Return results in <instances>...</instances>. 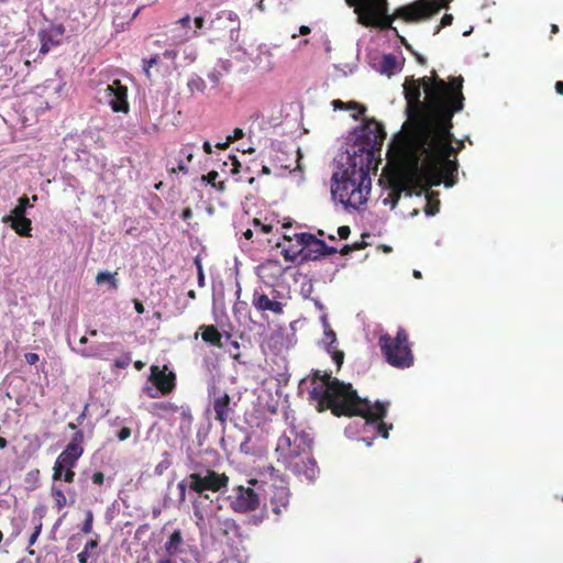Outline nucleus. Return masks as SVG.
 <instances>
[{"label":"nucleus","instance_id":"f257e3e1","mask_svg":"<svg viewBox=\"0 0 563 563\" xmlns=\"http://www.w3.org/2000/svg\"><path fill=\"white\" fill-rule=\"evenodd\" d=\"M460 142L457 148L452 144H444L442 150L413 148L411 153L402 154L396 150V135L389 145V155L396 162L397 168L387 176L388 186L398 197L408 190L411 180L419 177L427 189L440 186L452 187L457 178V152L463 147Z\"/></svg>","mask_w":563,"mask_h":563},{"label":"nucleus","instance_id":"f03ea898","mask_svg":"<svg viewBox=\"0 0 563 563\" xmlns=\"http://www.w3.org/2000/svg\"><path fill=\"white\" fill-rule=\"evenodd\" d=\"M420 78L407 77L404 84V95L407 101L409 120L396 135V150L402 154H412L413 148L442 150L444 144H452L453 128L450 123L438 120L429 102L421 100ZM426 153V151H422Z\"/></svg>","mask_w":563,"mask_h":563},{"label":"nucleus","instance_id":"7ed1b4c3","mask_svg":"<svg viewBox=\"0 0 563 563\" xmlns=\"http://www.w3.org/2000/svg\"><path fill=\"white\" fill-rule=\"evenodd\" d=\"M311 390L309 398L316 402L319 412L331 410L335 417L358 416L365 419V424H375L377 432L385 439L388 438L387 426L383 419L387 415L385 404L376 401L374 406L366 398H361L351 384H346L335 377L331 372L313 371L310 376Z\"/></svg>","mask_w":563,"mask_h":563},{"label":"nucleus","instance_id":"20e7f679","mask_svg":"<svg viewBox=\"0 0 563 563\" xmlns=\"http://www.w3.org/2000/svg\"><path fill=\"white\" fill-rule=\"evenodd\" d=\"M452 0H416L409 4L399 7L393 14H387V0H345L350 8H354L357 22L363 26L377 27L379 30H393L399 37L407 51H409L420 65L427 64V58L416 52L404 36H400L397 29L393 26L395 19L406 23H418L437 14L441 9L446 8Z\"/></svg>","mask_w":563,"mask_h":563},{"label":"nucleus","instance_id":"39448f33","mask_svg":"<svg viewBox=\"0 0 563 563\" xmlns=\"http://www.w3.org/2000/svg\"><path fill=\"white\" fill-rule=\"evenodd\" d=\"M369 165L363 156H350L346 167L332 176L331 195L344 208L358 209L365 205L371 191Z\"/></svg>","mask_w":563,"mask_h":563},{"label":"nucleus","instance_id":"423d86ee","mask_svg":"<svg viewBox=\"0 0 563 563\" xmlns=\"http://www.w3.org/2000/svg\"><path fill=\"white\" fill-rule=\"evenodd\" d=\"M426 99L438 120L450 123L455 113L464 108V95L462 76L451 77L449 81L440 78L437 70L432 69L430 76L420 78Z\"/></svg>","mask_w":563,"mask_h":563},{"label":"nucleus","instance_id":"0eeeda50","mask_svg":"<svg viewBox=\"0 0 563 563\" xmlns=\"http://www.w3.org/2000/svg\"><path fill=\"white\" fill-rule=\"evenodd\" d=\"M378 345L385 361L395 368H409L415 363V356L409 341V334L404 328H398L395 336L384 333L378 339Z\"/></svg>","mask_w":563,"mask_h":563},{"label":"nucleus","instance_id":"6e6552de","mask_svg":"<svg viewBox=\"0 0 563 563\" xmlns=\"http://www.w3.org/2000/svg\"><path fill=\"white\" fill-rule=\"evenodd\" d=\"M312 440L309 435L301 431L296 433L294 440L287 434L278 438L276 445L277 462L286 470L291 472H300L298 459L311 453Z\"/></svg>","mask_w":563,"mask_h":563},{"label":"nucleus","instance_id":"1a4fd4ad","mask_svg":"<svg viewBox=\"0 0 563 563\" xmlns=\"http://www.w3.org/2000/svg\"><path fill=\"white\" fill-rule=\"evenodd\" d=\"M294 239L299 249H294L292 246L285 247L283 255L286 261L294 262L298 256H301V261H317L324 255L336 253L335 247L327 245L323 240L316 238L311 233H295Z\"/></svg>","mask_w":563,"mask_h":563},{"label":"nucleus","instance_id":"9d476101","mask_svg":"<svg viewBox=\"0 0 563 563\" xmlns=\"http://www.w3.org/2000/svg\"><path fill=\"white\" fill-rule=\"evenodd\" d=\"M384 126L374 119L367 120L362 126L357 140L358 151L365 153L364 162L371 166L375 151L379 150L385 140Z\"/></svg>","mask_w":563,"mask_h":563},{"label":"nucleus","instance_id":"9b49d317","mask_svg":"<svg viewBox=\"0 0 563 563\" xmlns=\"http://www.w3.org/2000/svg\"><path fill=\"white\" fill-rule=\"evenodd\" d=\"M97 100L100 104L109 107L114 113L128 114L130 103L128 99V87L119 79H114L97 91Z\"/></svg>","mask_w":563,"mask_h":563},{"label":"nucleus","instance_id":"f8f14e48","mask_svg":"<svg viewBox=\"0 0 563 563\" xmlns=\"http://www.w3.org/2000/svg\"><path fill=\"white\" fill-rule=\"evenodd\" d=\"M229 476L225 473H218L213 470H207L205 474L192 473L188 476V486L190 490L202 494L206 490L213 493L227 489Z\"/></svg>","mask_w":563,"mask_h":563},{"label":"nucleus","instance_id":"ddd939ff","mask_svg":"<svg viewBox=\"0 0 563 563\" xmlns=\"http://www.w3.org/2000/svg\"><path fill=\"white\" fill-rule=\"evenodd\" d=\"M84 432L77 431L64 451L58 455L54 464L53 479L60 481L64 468H73L84 453Z\"/></svg>","mask_w":563,"mask_h":563},{"label":"nucleus","instance_id":"4468645a","mask_svg":"<svg viewBox=\"0 0 563 563\" xmlns=\"http://www.w3.org/2000/svg\"><path fill=\"white\" fill-rule=\"evenodd\" d=\"M230 508L236 514H247L256 510L261 505L260 495L251 487L239 485L228 497Z\"/></svg>","mask_w":563,"mask_h":563},{"label":"nucleus","instance_id":"2eb2a0df","mask_svg":"<svg viewBox=\"0 0 563 563\" xmlns=\"http://www.w3.org/2000/svg\"><path fill=\"white\" fill-rule=\"evenodd\" d=\"M167 365L159 368L157 365H152L150 371L148 380L156 387L157 391L162 395L170 394L176 387V374L174 372L167 373Z\"/></svg>","mask_w":563,"mask_h":563},{"label":"nucleus","instance_id":"dca6fc26","mask_svg":"<svg viewBox=\"0 0 563 563\" xmlns=\"http://www.w3.org/2000/svg\"><path fill=\"white\" fill-rule=\"evenodd\" d=\"M231 397L227 393L217 395L212 400V408L216 413L214 419L225 427L228 420L234 410L230 406Z\"/></svg>","mask_w":563,"mask_h":563},{"label":"nucleus","instance_id":"f3484780","mask_svg":"<svg viewBox=\"0 0 563 563\" xmlns=\"http://www.w3.org/2000/svg\"><path fill=\"white\" fill-rule=\"evenodd\" d=\"M253 307L261 311H271L275 314H282L284 311V305L280 301L271 299L266 294L255 291L252 298Z\"/></svg>","mask_w":563,"mask_h":563},{"label":"nucleus","instance_id":"a211bd4d","mask_svg":"<svg viewBox=\"0 0 563 563\" xmlns=\"http://www.w3.org/2000/svg\"><path fill=\"white\" fill-rule=\"evenodd\" d=\"M298 463L300 472L292 473L298 477H303L308 482H313L319 474V468L316 460L311 456V454L309 453L305 456H301L298 459Z\"/></svg>","mask_w":563,"mask_h":563},{"label":"nucleus","instance_id":"6ab92c4d","mask_svg":"<svg viewBox=\"0 0 563 563\" xmlns=\"http://www.w3.org/2000/svg\"><path fill=\"white\" fill-rule=\"evenodd\" d=\"M290 492L286 486H274V490L271 496L272 511L275 515H280L283 509H286L289 505Z\"/></svg>","mask_w":563,"mask_h":563},{"label":"nucleus","instance_id":"aec40b11","mask_svg":"<svg viewBox=\"0 0 563 563\" xmlns=\"http://www.w3.org/2000/svg\"><path fill=\"white\" fill-rule=\"evenodd\" d=\"M1 221L10 224L18 235L24 238L32 236V221L26 217L13 218L12 216H3Z\"/></svg>","mask_w":563,"mask_h":563},{"label":"nucleus","instance_id":"412c9836","mask_svg":"<svg viewBox=\"0 0 563 563\" xmlns=\"http://www.w3.org/2000/svg\"><path fill=\"white\" fill-rule=\"evenodd\" d=\"M199 331L201 334L202 340L216 347L221 349L223 346L222 344V334L218 330V328L213 324H202L199 327Z\"/></svg>","mask_w":563,"mask_h":563},{"label":"nucleus","instance_id":"4be33fe9","mask_svg":"<svg viewBox=\"0 0 563 563\" xmlns=\"http://www.w3.org/2000/svg\"><path fill=\"white\" fill-rule=\"evenodd\" d=\"M184 543L183 533L180 529H176L164 544V550L169 556H175L181 552Z\"/></svg>","mask_w":563,"mask_h":563},{"label":"nucleus","instance_id":"5701e85b","mask_svg":"<svg viewBox=\"0 0 563 563\" xmlns=\"http://www.w3.org/2000/svg\"><path fill=\"white\" fill-rule=\"evenodd\" d=\"M205 16L198 15L194 19L195 29L194 30H186L181 36L175 43L180 44L185 43L191 38L199 37L202 35V29L205 27Z\"/></svg>","mask_w":563,"mask_h":563},{"label":"nucleus","instance_id":"b1692460","mask_svg":"<svg viewBox=\"0 0 563 563\" xmlns=\"http://www.w3.org/2000/svg\"><path fill=\"white\" fill-rule=\"evenodd\" d=\"M397 59L394 55H384L380 62V73L391 76L396 73Z\"/></svg>","mask_w":563,"mask_h":563},{"label":"nucleus","instance_id":"393cba45","mask_svg":"<svg viewBox=\"0 0 563 563\" xmlns=\"http://www.w3.org/2000/svg\"><path fill=\"white\" fill-rule=\"evenodd\" d=\"M115 276L117 273L99 272L96 276V283L101 285L107 282L111 290H117L119 288V282Z\"/></svg>","mask_w":563,"mask_h":563},{"label":"nucleus","instance_id":"a878e982","mask_svg":"<svg viewBox=\"0 0 563 563\" xmlns=\"http://www.w3.org/2000/svg\"><path fill=\"white\" fill-rule=\"evenodd\" d=\"M29 207H31L30 198L26 195H23L19 198L18 205L11 210L9 216H12L13 218L25 217L26 209Z\"/></svg>","mask_w":563,"mask_h":563},{"label":"nucleus","instance_id":"bb28decb","mask_svg":"<svg viewBox=\"0 0 563 563\" xmlns=\"http://www.w3.org/2000/svg\"><path fill=\"white\" fill-rule=\"evenodd\" d=\"M52 497L54 499L55 508L60 511L67 505V498L60 488L52 487Z\"/></svg>","mask_w":563,"mask_h":563},{"label":"nucleus","instance_id":"cd10ccee","mask_svg":"<svg viewBox=\"0 0 563 563\" xmlns=\"http://www.w3.org/2000/svg\"><path fill=\"white\" fill-rule=\"evenodd\" d=\"M92 525H93V512L91 509H87L85 511V520H84L80 531L85 534L91 533Z\"/></svg>","mask_w":563,"mask_h":563},{"label":"nucleus","instance_id":"c85d7f7f","mask_svg":"<svg viewBox=\"0 0 563 563\" xmlns=\"http://www.w3.org/2000/svg\"><path fill=\"white\" fill-rule=\"evenodd\" d=\"M188 88L191 92H202L206 88V84L200 77L196 76L189 79Z\"/></svg>","mask_w":563,"mask_h":563},{"label":"nucleus","instance_id":"c756f323","mask_svg":"<svg viewBox=\"0 0 563 563\" xmlns=\"http://www.w3.org/2000/svg\"><path fill=\"white\" fill-rule=\"evenodd\" d=\"M433 195V192L429 194L428 195V203L424 208V212L428 214V216H434L439 212V209H440V201L437 199L434 201L431 200V196Z\"/></svg>","mask_w":563,"mask_h":563},{"label":"nucleus","instance_id":"7c9ffc66","mask_svg":"<svg viewBox=\"0 0 563 563\" xmlns=\"http://www.w3.org/2000/svg\"><path fill=\"white\" fill-rule=\"evenodd\" d=\"M195 144H186L180 150V155L185 158L184 161L189 164L194 158Z\"/></svg>","mask_w":563,"mask_h":563},{"label":"nucleus","instance_id":"2f4dec72","mask_svg":"<svg viewBox=\"0 0 563 563\" xmlns=\"http://www.w3.org/2000/svg\"><path fill=\"white\" fill-rule=\"evenodd\" d=\"M154 407L159 409V410H163V411H166V412H177L178 411V406L170 402V401H162V402H156L154 404Z\"/></svg>","mask_w":563,"mask_h":563},{"label":"nucleus","instance_id":"473e14b6","mask_svg":"<svg viewBox=\"0 0 563 563\" xmlns=\"http://www.w3.org/2000/svg\"><path fill=\"white\" fill-rule=\"evenodd\" d=\"M324 342L328 345V352H330L331 349L334 347V343L336 342V336L333 330L328 329L324 331Z\"/></svg>","mask_w":563,"mask_h":563},{"label":"nucleus","instance_id":"72a5a7b5","mask_svg":"<svg viewBox=\"0 0 563 563\" xmlns=\"http://www.w3.org/2000/svg\"><path fill=\"white\" fill-rule=\"evenodd\" d=\"M329 353L332 354V360L336 364L338 369H340V367L342 366L343 361H344V352L336 350V347L334 346L331 349V351Z\"/></svg>","mask_w":563,"mask_h":563},{"label":"nucleus","instance_id":"f704fd0d","mask_svg":"<svg viewBox=\"0 0 563 563\" xmlns=\"http://www.w3.org/2000/svg\"><path fill=\"white\" fill-rule=\"evenodd\" d=\"M41 531H42V521H41V519H38L37 522L34 526L33 533L30 536L29 545L35 544V542L37 541L38 536L41 534Z\"/></svg>","mask_w":563,"mask_h":563},{"label":"nucleus","instance_id":"c9c22d12","mask_svg":"<svg viewBox=\"0 0 563 563\" xmlns=\"http://www.w3.org/2000/svg\"><path fill=\"white\" fill-rule=\"evenodd\" d=\"M58 43H59L58 41L53 42V41L51 40V37H47V38H46L45 36H43V38H42V44H41V48H40V53H42V54H46V53H48V52H49V49H51V45H58Z\"/></svg>","mask_w":563,"mask_h":563},{"label":"nucleus","instance_id":"e433bc0d","mask_svg":"<svg viewBox=\"0 0 563 563\" xmlns=\"http://www.w3.org/2000/svg\"><path fill=\"white\" fill-rule=\"evenodd\" d=\"M452 21H453V15L452 14H448V13L444 14L442 16V19H441L440 25L437 26V29L434 31V34H438L440 32L441 27L451 25Z\"/></svg>","mask_w":563,"mask_h":563},{"label":"nucleus","instance_id":"4c0bfd02","mask_svg":"<svg viewBox=\"0 0 563 563\" xmlns=\"http://www.w3.org/2000/svg\"><path fill=\"white\" fill-rule=\"evenodd\" d=\"M177 172H181V173H184V174H187V173H188L187 163H186L183 158H180V159L178 161V164H177V166H176V167H172V168H169V173L175 174V173H177Z\"/></svg>","mask_w":563,"mask_h":563},{"label":"nucleus","instance_id":"58836bf2","mask_svg":"<svg viewBox=\"0 0 563 563\" xmlns=\"http://www.w3.org/2000/svg\"><path fill=\"white\" fill-rule=\"evenodd\" d=\"M218 176H219L218 172L211 170L207 175H203L201 177V180L206 181L207 184H210L212 186L216 184Z\"/></svg>","mask_w":563,"mask_h":563},{"label":"nucleus","instance_id":"ea45409f","mask_svg":"<svg viewBox=\"0 0 563 563\" xmlns=\"http://www.w3.org/2000/svg\"><path fill=\"white\" fill-rule=\"evenodd\" d=\"M131 429L129 427H123L117 432V438L119 441H125L131 437Z\"/></svg>","mask_w":563,"mask_h":563},{"label":"nucleus","instance_id":"a19ab883","mask_svg":"<svg viewBox=\"0 0 563 563\" xmlns=\"http://www.w3.org/2000/svg\"><path fill=\"white\" fill-rule=\"evenodd\" d=\"M131 363V357L130 355H125L124 357H121V358H117L114 361V366L118 367V368H125L130 365Z\"/></svg>","mask_w":563,"mask_h":563},{"label":"nucleus","instance_id":"79ce46f5","mask_svg":"<svg viewBox=\"0 0 563 563\" xmlns=\"http://www.w3.org/2000/svg\"><path fill=\"white\" fill-rule=\"evenodd\" d=\"M75 478V472L73 468H64L62 472V479L66 483H73Z\"/></svg>","mask_w":563,"mask_h":563},{"label":"nucleus","instance_id":"37998d69","mask_svg":"<svg viewBox=\"0 0 563 563\" xmlns=\"http://www.w3.org/2000/svg\"><path fill=\"white\" fill-rule=\"evenodd\" d=\"M91 481L95 485L101 486L104 483V474L100 471L95 472L91 476Z\"/></svg>","mask_w":563,"mask_h":563},{"label":"nucleus","instance_id":"c03bdc74","mask_svg":"<svg viewBox=\"0 0 563 563\" xmlns=\"http://www.w3.org/2000/svg\"><path fill=\"white\" fill-rule=\"evenodd\" d=\"M24 360L27 364L34 365L40 361V356L36 353L29 352L24 354Z\"/></svg>","mask_w":563,"mask_h":563},{"label":"nucleus","instance_id":"a18cd8bd","mask_svg":"<svg viewBox=\"0 0 563 563\" xmlns=\"http://www.w3.org/2000/svg\"><path fill=\"white\" fill-rule=\"evenodd\" d=\"M158 60H159L158 56H153L148 60H145L144 70H145L147 77H150V68L155 66L158 63Z\"/></svg>","mask_w":563,"mask_h":563},{"label":"nucleus","instance_id":"49530a36","mask_svg":"<svg viewBox=\"0 0 563 563\" xmlns=\"http://www.w3.org/2000/svg\"><path fill=\"white\" fill-rule=\"evenodd\" d=\"M190 21H191V18L189 14H186L185 16L180 18L176 24H179L183 29L186 30H191L190 29Z\"/></svg>","mask_w":563,"mask_h":563},{"label":"nucleus","instance_id":"de8ad7c7","mask_svg":"<svg viewBox=\"0 0 563 563\" xmlns=\"http://www.w3.org/2000/svg\"><path fill=\"white\" fill-rule=\"evenodd\" d=\"M243 135H244L243 130H242V129H240V128H235V129L233 130L232 135H229V136H228V139H229V143H232V142H234V141H238V140L242 139V137H243Z\"/></svg>","mask_w":563,"mask_h":563},{"label":"nucleus","instance_id":"09e8293b","mask_svg":"<svg viewBox=\"0 0 563 563\" xmlns=\"http://www.w3.org/2000/svg\"><path fill=\"white\" fill-rule=\"evenodd\" d=\"M196 264H197V268H198V285L200 287H203L205 286V275H203L202 265L199 260H196Z\"/></svg>","mask_w":563,"mask_h":563},{"label":"nucleus","instance_id":"8fccbe9b","mask_svg":"<svg viewBox=\"0 0 563 563\" xmlns=\"http://www.w3.org/2000/svg\"><path fill=\"white\" fill-rule=\"evenodd\" d=\"M338 234L341 239L345 240L351 234V229L347 225H342L338 229Z\"/></svg>","mask_w":563,"mask_h":563},{"label":"nucleus","instance_id":"3c124183","mask_svg":"<svg viewBox=\"0 0 563 563\" xmlns=\"http://www.w3.org/2000/svg\"><path fill=\"white\" fill-rule=\"evenodd\" d=\"M90 556V552L82 549L80 553L77 554V559L79 563H88V559Z\"/></svg>","mask_w":563,"mask_h":563},{"label":"nucleus","instance_id":"603ef678","mask_svg":"<svg viewBox=\"0 0 563 563\" xmlns=\"http://www.w3.org/2000/svg\"><path fill=\"white\" fill-rule=\"evenodd\" d=\"M229 158L231 159L232 162V169H231V173L233 174H236L239 173V168L241 167V164L240 162L238 161L236 156H229Z\"/></svg>","mask_w":563,"mask_h":563},{"label":"nucleus","instance_id":"864d4df0","mask_svg":"<svg viewBox=\"0 0 563 563\" xmlns=\"http://www.w3.org/2000/svg\"><path fill=\"white\" fill-rule=\"evenodd\" d=\"M97 547H98V540L97 539H91V540L86 542V544L84 547V550L90 552L93 549H96Z\"/></svg>","mask_w":563,"mask_h":563},{"label":"nucleus","instance_id":"5fc2aeb1","mask_svg":"<svg viewBox=\"0 0 563 563\" xmlns=\"http://www.w3.org/2000/svg\"><path fill=\"white\" fill-rule=\"evenodd\" d=\"M254 225L260 227L263 233H269L272 231V225L262 224L258 219H254Z\"/></svg>","mask_w":563,"mask_h":563},{"label":"nucleus","instance_id":"6e6d98bb","mask_svg":"<svg viewBox=\"0 0 563 563\" xmlns=\"http://www.w3.org/2000/svg\"><path fill=\"white\" fill-rule=\"evenodd\" d=\"M134 309L137 313L142 314L145 311L143 303L139 299H133Z\"/></svg>","mask_w":563,"mask_h":563},{"label":"nucleus","instance_id":"4d7b16f0","mask_svg":"<svg viewBox=\"0 0 563 563\" xmlns=\"http://www.w3.org/2000/svg\"><path fill=\"white\" fill-rule=\"evenodd\" d=\"M212 187L218 190L219 192H223L225 190V183L224 181H216Z\"/></svg>","mask_w":563,"mask_h":563},{"label":"nucleus","instance_id":"13d9d810","mask_svg":"<svg viewBox=\"0 0 563 563\" xmlns=\"http://www.w3.org/2000/svg\"><path fill=\"white\" fill-rule=\"evenodd\" d=\"M192 217V210L190 208H185L181 212V218L184 220H188Z\"/></svg>","mask_w":563,"mask_h":563},{"label":"nucleus","instance_id":"bf43d9fd","mask_svg":"<svg viewBox=\"0 0 563 563\" xmlns=\"http://www.w3.org/2000/svg\"><path fill=\"white\" fill-rule=\"evenodd\" d=\"M144 393L151 398L157 397V391H155L152 387H145Z\"/></svg>","mask_w":563,"mask_h":563},{"label":"nucleus","instance_id":"052dcab7","mask_svg":"<svg viewBox=\"0 0 563 563\" xmlns=\"http://www.w3.org/2000/svg\"><path fill=\"white\" fill-rule=\"evenodd\" d=\"M78 353H79L82 357H86V358H88V357H93V356H95V354H93L92 352L88 351L87 349H81V350H79V351H78Z\"/></svg>","mask_w":563,"mask_h":563},{"label":"nucleus","instance_id":"680f3d73","mask_svg":"<svg viewBox=\"0 0 563 563\" xmlns=\"http://www.w3.org/2000/svg\"><path fill=\"white\" fill-rule=\"evenodd\" d=\"M389 199L391 200V206L395 207L397 205L398 200L400 199V197H398L396 195V191H390Z\"/></svg>","mask_w":563,"mask_h":563},{"label":"nucleus","instance_id":"e2e57ef3","mask_svg":"<svg viewBox=\"0 0 563 563\" xmlns=\"http://www.w3.org/2000/svg\"><path fill=\"white\" fill-rule=\"evenodd\" d=\"M352 251H353V246H351V245H344V246L341 249L340 253H341L342 255H349Z\"/></svg>","mask_w":563,"mask_h":563},{"label":"nucleus","instance_id":"0e129e2a","mask_svg":"<svg viewBox=\"0 0 563 563\" xmlns=\"http://www.w3.org/2000/svg\"><path fill=\"white\" fill-rule=\"evenodd\" d=\"M203 151L207 153V154H211L212 153V145L209 141H206L203 142Z\"/></svg>","mask_w":563,"mask_h":563},{"label":"nucleus","instance_id":"69168bd1","mask_svg":"<svg viewBox=\"0 0 563 563\" xmlns=\"http://www.w3.org/2000/svg\"><path fill=\"white\" fill-rule=\"evenodd\" d=\"M310 32H311V30H310V27H309V26H307V25H301V26L299 27V34H300V35H307V34H309Z\"/></svg>","mask_w":563,"mask_h":563},{"label":"nucleus","instance_id":"338daca9","mask_svg":"<svg viewBox=\"0 0 563 563\" xmlns=\"http://www.w3.org/2000/svg\"><path fill=\"white\" fill-rule=\"evenodd\" d=\"M157 563H176V561L173 559V556H166L158 560Z\"/></svg>","mask_w":563,"mask_h":563},{"label":"nucleus","instance_id":"774afa93","mask_svg":"<svg viewBox=\"0 0 563 563\" xmlns=\"http://www.w3.org/2000/svg\"><path fill=\"white\" fill-rule=\"evenodd\" d=\"M555 91L559 95H563V81H556V84H555Z\"/></svg>","mask_w":563,"mask_h":563}]
</instances>
